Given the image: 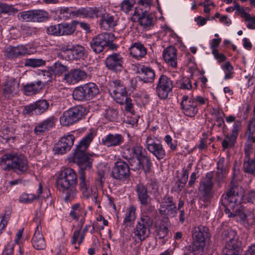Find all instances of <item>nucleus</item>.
I'll return each mask as SVG.
<instances>
[{"label":"nucleus","mask_w":255,"mask_h":255,"mask_svg":"<svg viewBox=\"0 0 255 255\" xmlns=\"http://www.w3.org/2000/svg\"><path fill=\"white\" fill-rule=\"evenodd\" d=\"M58 16L63 20L78 17L82 18V7L75 10L71 7H61L59 10Z\"/></svg>","instance_id":"nucleus-31"},{"label":"nucleus","mask_w":255,"mask_h":255,"mask_svg":"<svg viewBox=\"0 0 255 255\" xmlns=\"http://www.w3.org/2000/svg\"><path fill=\"white\" fill-rule=\"evenodd\" d=\"M224 158L220 159L217 162V171L215 175V180L219 187L224 182L227 174V170L224 166Z\"/></svg>","instance_id":"nucleus-39"},{"label":"nucleus","mask_w":255,"mask_h":255,"mask_svg":"<svg viewBox=\"0 0 255 255\" xmlns=\"http://www.w3.org/2000/svg\"><path fill=\"white\" fill-rule=\"evenodd\" d=\"M206 99L200 96H184L180 103L181 109L186 116L193 117L198 111V107L205 104Z\"/></svg>","instance_id":"nucleus-7"},{"label":"nucleus","mask_w":255,"mask_h":255,"mask_svg":"<svg viewBox=\"0 0 255 255\" xmlns=\"http://www.w3.org/2000/svg\"><path fill=\"white\" fill-rule=\"evenodd\" d=\"M213 176V172H209L200 182L198 191L200 195V199L205 203H207L212 197V191L214 185L212 181Z\"/></svg>","instance_id":"nucleus-13"},{"label":"nucleus","mask_w":255,"mask_h":255,"mask_svg":"<svg viewBox=\"0 0 255 255\" xmlns=\"http://www.w3.org/2000/svg\"><path fill=\"white\" fill-rule=\"evenodd\" d=\"M118 112L114 108H109L105 111L104 117L105 119L109 122H115L118 119Z\"/></svg>","instance_id":"nucleus-47"},{"label":"nucleus","mask_w":255,"mask_h":255,"mask_svg":"<svg viewBox=\"0 0 255 255\" xmlns=\"http://www.w3.org/2000/svg\"><path fill=\"white\" fill-rule=\"evenodd\" d=\"M136 73L139 74V79L144 83H151L155 78L154 71L151 68L144 65L137 67Z\"/></svg>","instance_id":"nucleus-28"},{"label":"nucleus","mask_w":255,"mask_h":255,"mask_svg":"<svg viewBox=\"0 0 255 255\" xmlns=\"http://www.w3.org/2000/svg\"><path fill=\"white\" fill-rule=\"evenodd\" d=\"M208 227L203 225L195 227L192 230L193 242L184 249V255H202L204 248L210 239Z\"/></svg>","instance_id":"nucleus-3"},{"label":"nucleus","mask_w":255,"mask_h":255,"mask_svg":"<svg viewBox=\"0 0 255 255\" xmlns=\"http://www.w3.org/2000/svg\"><path fill=\"white\" fill-rule=\"evenodd\" d=\"M34 22H41L47 20L48 13L46 11L41 9L33 10Z\"/></svg>","instance_id":"nucleus-45"},{"label":"nucleus","mask_w":255,"mask_h":255,"mask_svg":"<svg viewBox=\"0 0 255 255\" xmlns=\"http://www.w3.org/2000/svg\"><path fill=\"white\" fill-rule=\"evenodd\" d=\"M115 101L123 105L125 104V101L128 97H127V92L126 93H116L113 95H112Z\"/></svg>","instance_id":"nucleus-56"},{"label":"nucleus","mask_w":255,"mask_h":255,"mask_svg":"<svg viewBox=\"0 0 255 255\" xmlns=\"http://www.w3.org/2000/svg\"><path fill=\"white\" fill-rule=\"evenodd\" d=\"M255 132V120L253 118L249 122L246 134L248 139L244 149L245 156L243 165L244 171L251 174H254L255 171V158H250V154L253 152V149L252 144L255 142V137L254 136Z\"/></svg>","instance_id":"nucleus-5"},{"label":"nucleus","mask_w":255,"mask_h":255,"mask_svg":"<svg viewBox=\"0 0 255 255\" xmlns=\"http://www.w3.org/2000/svg\"><path fill=\"white\" fill-rule=\"evenodd\" d=\"M4 56L7 59L15 60L29 54L27 48L23 45L12 46L9 45L3 51Z\"/></svg>","instance_id":"nucleus-17"},{"label":"nucleus","mask_w":255,"mask_h":255,"mask_svg":"<svg viewBox=\"0 0 255 255\" xmlns=\"http://www.w3.org/2000/svg\"><path fill=\"white\" fill-rule=\"evenodd\" d=\"M52 72L58 76L62 74L64 72L68 70V67L63 65L61 62H57L54 63L53 66L51 67Z\"/></svg>","instance_id":"nucleus-49"},{"label":"nucleus","mask_w":255,"mask_h":255,"mask_svg":"<svg viewBox=\"0 0 255 255\" xmlns=\"http://www.w3.org/2000/svg\"><path fill=\"white\" fill-rule=\"evenodd\" d=\"M75 137L69 134L62 137L53 147L55 154H63L69 151L74 144Z\"/></svg>","instance_id":"nucleus-18"},{"label":"nucleus","mask_w":255,"mask_h":255,"mask_svg":"<svg viewBox=\"0 0 255 255\" xmlns=\"http://www.w3.org/2000/svg\"><path fill=\"white\" fill-rule=\"evenodd\" d=\"M1 164L5 165L4 170L13 169L20 173L25 172L28 169L26 157L22 154L10 152L3 155L1 157Z\"/></svg>","instance_id":"nucleus-6"},{"label":"nucleus","mask_w":255,"mask_h":255,"mask_svg":"<svg viewBox=\"0 0 255 255\" xmlns=\"http://www.w3.org/2000/svg\"><path fill=\"white\" fill-rule=\"evenodd\" d=\"M73 47V45L66 44L63 45L60 49L61 52L59 54L58 56H62L66 60H67V55H70L69 53H72Z\"/></svg>","instance_id":"nucleus-55"},{"label":"nucleus","mask_w":255,"mask_h":255,"mask_svg":"<svg viewBox=\"0 0 255 255\" xmlns=\"http://www.w3.org/2000/svg\"><path fill=\"white\" fill-rule=\"evenodd\" d=\"M165 62L173 68L177 67V50L175 47L169 46L164 50L162 53Z\"/></svg>","instance_id":"nucleus-29"},{"label":"nucleus","mask_w":255,"mask_h":255,"mask_svg":"<svg viewBox=\"0 0 255 255\" xmlns=\"http://www.w3.org/2000/svg\"><path fill=\"white\" fill-rule=\"evenodd\" d=\"M18 10L12 5H9L3 2H0V14H14L17 12Z\"/></svg>","instance_id":"nucleus-46"},{"label":"nucleus","mask_w":255,"mask_h":255,"mask_svg":"<svg viewBox=\"0 0 255 255\" xmlns=\"http://www.w3.org/2000/svg\"><path fill=\"white\" fill-rule=\"evenodd\" d=\"M107 67L113 71H120L123 68V58L118 53L108 56L106 59Z\"/></svg>","instance_id":"nucleus-23"},{"label":"nucleus","mask_w":255,"mask_h":255,"mask_svg":"<svg viewBox=\"0 0 255 255\" xmlns=\"http://www.w3.org/2000/svg\"><path fill=\"white\" fill-rule=\"evenodd\" d=\"M173 87L172 80L165 75H161L157 80L155 87L156 95L161 100L166 99Z\"/></svg>","instance_id":"nucleus-15"},{"label":"nucleus","mask_w":255,"mask_h":255,"mask_svg":"<svg viewBox=\"0 0 255 255\" xmlns=\"http://www.w3.org/2000/svg\"><path fill=\"white\" fill-rule=\"evenodd\" d=\"M159 213L164 216L174 217L177 214V207L173 197L165 195L162 199L159 209Z\"/></svg>","instance_id":"nucleus-16"},{"label":"nucleus","mask_w":255,"mask_h":255,"mask_svg":"<svg viewBox=\"0 0 255 255\" xmlns=\"http://www.w3.org/2000/svg\"><path fill=\"white\" fill-rule=\"evenodd\" d=\"M153 220L150 217L142 216L133 229L134 237L140 241H144L149 236Z\"/></svg>","instance_id":"nucleus-10"},{"label":"nucleus","mask_w":255,"mask_h":255,"mask_svg":"<svg viewBox=\"0 0 255 255\" xmlns=\"http://www.w3.org/2000/svg\"><path fill=\"white\" fill-rule=\"evenodd\" d=\"M133 15L138 17L139 23L145 28L153 25L152 15L148 14L146 10L143 11L141 8H135Z\"/></svg>","instance_id":"nucleus-24"},{"label":"nucleus","mask_w":255,"mask_h":255,"mask_svg":"<svg viewBox=\"0 0 255 255\" xmlns=\"http://www.w3.org/2000/svg\"><path fill=\"white\" fill-rule=\"evenodd\" d=\"M83 214L85 216L86 212L84 211L80 204L76 203L72 206L69 215L73 219L78 221Z\"/></svg>","instance_id":"nucleus-41"},{"label":"nucleus","mask_w":255,"mask_h":255,"mask_svg":"<svg viewBox=\"0 0 255 255\" xmlns=\"http://www.w3.org/2000/svg\"><path fill=\"white\" fill-rule=\"evenodd\" d=\"M221 41V38H214L212 40L210 45V48L212 50V52L214 50H217V47H218Z\"/></svg>","instance_id":"nucleus-64"},{"label":"nucleus","mask_w":255,"mask_h":255,"mask_svg":"<svg viewBox=\"0 0 255 255\" xmlns=\"http://www.w3.org/2000/svg\"><path fill=\"white\" fill-rule=\"evenodd\" d=\"M86 77L87 73L85 71L80 69H74L65 74L64 80L70 84H73L86 79Z\"/></svg>","instance_id":"nucleus-26"},{"label":"nucleus","mask_w":255,"mask_h":255,"mask_svg":"<svg viewBox=\"0 0 255 255\" xmlns=\"http://www.w3.org/2000/svg\"><path fill=\"white\" fill-rule=\"evenodd\" d=\"M44 86V84L41 81H37L24 85L23 90L26 95H32L39 93Z\"/></svg>","instance_id":"nucleus-38"},{"label":"nucleus","mask_w":255,"mask_h":255,"mask_svg":"<svg viewBox=\"0 0 255 255\" xmlns=\"http://www.w3.org/2000/svg\"><path fill=\"white\" fill-rule=\"evenodd\" d=\"M234 6L233 8L234 10H237L241 13V15L244 17L245 20L248 22L247 26L250 29L255 28V17H251L250 14L245 12L243 8H241L240 4L237 3L235 1H234Z\"/></svg>","instance_id":"nucleus-40"},{"label":"nucleus","mask_w":255,"mask_h":255,"mask_svg":"<svg viewBox=\"0 0 255 255\" xmlns=\"http://www.w3.org/2000/svg\"><path fill=\"white\" fill-rule=\"evenodd\" d=\"M18 15L19 18L27 22H34L33 10L22 11L19 13Z\"/></svg>","instance_id":"nucleus-54"},{"label":"nucleus","mask_w":255,"mask_h":255,"mask_svg":"<svg viewBox=\"0 0 255 255\" xmlns=\"http://www.w3.org/2000/svg\"><path fill=\"white\" fill-rule=\"evenodd\" d=\"M152 165L150 158L145 154L137 161L135 159H132L130 161V166L133 170L142 169L145 174L151 171Z\"/></svg>","instance_id":"nucleus-20"},{"label":"nucleus","mask_w":255,"mask_h":255,"mask_svg":"<svg viewBox=\"0 0 255 255\" xmlns=\"http://www.w3.org/2000/svg\"><path fill=\"white\" fill-rule=\"evenodd\" d=\"M168 233V228L164 225H160L155 230V236L156 239H164Z\"/></svg>","instance_id":"nucleus-50"},{"label":"nucleus","mask_w":255,"mask_h":255,"mask_svg":"<svg viewBox=\"0 0 255 255\" xmlns=\"http://www.w3.org/2000/svg\"><path fill=\"white\" fill-rule=\"evenodd\" d=\"M94 138V134L90 132L84 136L76 146L73 153L72 160L79 167V187L83 196L89 199L92 194L90 181L87 178V172L92 167V159L89 157L86 150Z\"/></svg>","instance_id":"nucleus-1"},{"label":"nucleus","mask_w":255,"mask_h":255,"mask_svg":"<svg viewBox=\"0 0 255 255\" xmlns=\"http://www.w3.org/2000/svg\"><path fill=\"white\" fill-rule=\"evenodd\" d=\"M99 93L98 86L95 83H89L76 88L73 91V97L75 100L87 101L92 99Z\"/></svg>","instance_id":"nucleus-9"},{"label":"nucleus","mask_w":255,"mask_h":255,"mask_svg":"<svg viewBox=\"0 0 255 255\" xmlns=\"http://www.w3.org/2000/svg\"><path fill=\"white\" fill-rule=\"evenodd\" d=\"M146 153V150L141 146L135 145L129 147L123 152V157L128 160L130 164L131 159H135L137 161Z\"/></svg>","instance_id":"nucleus-22"},{"label":"nucleus","mask_w":255,"mask_h":255,"mask_svg":"<svg viewBox=\"0 0 255 255\" xmlns=\"http://www.w3.org/2000/svg\"><path fill=\"white\" fill-rule=\"evenodd\" d=\"M192 87L191 81L188 78H183L180 85V88L185 90L191 89Z\"/></svg>","instance_id":"nucleus-61"},{"label":"nucleus","mask_w":255,"mask_h":255,"mask_svg":"<svg viewBox=\"0 0 255 255\" xmlns=\"http://www.w3.org/2000/svg\"><path fill=\"white\" fill-rule=\"evenodd\" d=\"M222 68L225 73L224 77L225 80H228L233 78V67L229 62H227L222 65Z\"/></svg>","instance_id":"nucleus-52"},{"label":"nucleus","mask_w":255,"mask_h":255,"mask_svg":"<svg viewBox=\"0 0 255 255\" xmlns=\"http://www.w3.org/2000/svg\"><path fill=\"white\" fill-rule=\"evenodd\" d=\"M99 25L104 30H110L117 25V20L114 15L107 12L102 18L100 19Z\"/></svg>","instance_id":"nucleus-37"},{"label":"nucleus","mask_w":255,"mask_h":255,"mask_svg":"<svg viewBox=\"0 0 255 255\" xmlns=\"http://www.w3.org/2000/svg\"><path fill=\"white\" fill-rule=\"evenodd\" d=\"M18 90V84L14 80L7 81L2 89L1 95L4 99H10L16 94Z\"/></svg>","instance_id":"nucleus-32"},{"label":"nucleus","mask_w":255,"mask_h":255,"mask_svg":"<svg viewBox=\"0 0 255 255\" xmlns=\"http://www.w3.org/2000/svg\"><path fill=\"white\" fill-rule=\"evenodd\" d=\"M106 13L105 8L103 6L82 7V18L100 17L102 19Z\"/></svg>","instance_id":"nucleus-25"},{"label":"nucleus","mask_w":255,"mask_h":255,"mask_svg":"<svg viewBox=\"0 0 255 255\" xmlns=\"http://www.w3.org/2000/svg\"><path fill=\"white\" fill-rule=\"evenodd\" d=\"M77 183L76 173L72 168L64 169L58 176L56 179L57 187L64 195L65 201L71 202L76 198Z\"/></svg>","instance_id":"nucleus-2"},{"label":"nucleus","mask_w":255,"mask_h":255,"mask_svg":"<svg viewBox=\"0 0 255 255\" xmlns=\"http://www.w3.org/2000/svg\"><path fill=\"white\" fill-rule=\"evenodd\" d=\"M212 54L219 62L225 61L226 59V57L223 54L219 53L218 50H214Z\"/></svg>","instance_id":"nucleus-63"},{"label":"nucleus","mask_w":255,"mask_h":255,"mask_svg":"<svg viewBox=\"0 0 255 255\" xmlns=\"http://www.w3.org/2000/svg\"><path fill=\"white\" fill-rule=\"evenodd\" d=\"M146 147L147 149L158 160L163 159L165 157L166 151L162 145L160 143L155 142L150 136H148L146 138Z\"/></svg>","instance_id":"nucleus-19"},{"label":"nucleus","mask_w":255,"mask_h":255,"mask_svg":"<svg viewBox=\"0 0 255 255\" xmlns=\"http://www.w3.org/2000/svg\"><path fill=\"white\" fill-rule=\"evenodd\" d=\"M37 199V196L33 194L23 193L19 198L21 203L28 204L32 203L34 200Z\"/></svg>","instance_id":"nucleus-53"},{"label":"nucleus","mask_w":255,"mask_h":255,"mask_svg":"<svg viewBox=\"0 0 255 255\" xmlns=\"http://www.w3.org/2000/svg\"><path fill=\"white\" fill-rule=\"evenodd\" d=\"M14 244L12 242H9L5 247L2 255H12Z\"/></svg>","instance_id":"nucleus-60"},{"label":"nucleus","mask_w":255,"mask_h":255,"mask_svg":"<svg viewBox=\"0 0 255 255\" xmlns=\"http://www.w3.org/2000/svg\"><path fill=\"white\" fill-rule=\"evenodd\" d=\"M81 230H76L74 231L71 239V243L72 245H75L77 243L78 246H80L82 243H80L81 240Z\"/></svg>","instance_id":"nucleus-58"},{"label":"nucleus","mask_w":255,"mask_h":255,"mask_svg":"<svg viewBox=\"0 0 255 255\" xmlns=\"http://www.w3.org/2000/svg\"><path fill=\"white\" fill-rule=\"evenodd\" d=\"M241 126V123L239 121H236L234 125L233 128L232 129V134L231 135L230 139L232 140H235L238 135L239 130Z\"/></svg>","instance_id":"nucleus-57"},{"label":"nucleus","mask_w":255,"mask_h":255,"mask_svg":"<svg viewBox=\"0 0 255 255\" xmlns=\"http://www.w3.org/2000/svg\"><path fill=\"white\" fill-rule=\"evenodd\" d=\"M45 63V61L42 59L29 58L25 60L24 66L35 68L44 66Z\"/></svg>","instance_id":"nucleus-48"},{"label":"nucleus","mask_w":255,"mask_h":255,"mask_svg":"<svg viewBox=\"0 0 255 255\" xmlns=\"http://www.w3.org/2000/svg\"><path fill=\"white\" fill-rule=\"evenodd\" d=\"M49 107L48 102L45 100H39L33 104L25 106L24 108L25 114L40 115L45 112Z\"/></svg>","instance_id":"nucleus-21"},{"label":"nucleus","mask_w":255,"mask_h":255,"mask_svg":"<svg viewBox=\"0 0 255 255\" xmlns=\"http://www.w3.org/2000/svg\"><path fill=\"white\" fill-rule=\"evenodd\" d=\"M58 27H59L60 36L71 35L75 30V27L72 23H60Z\"/></svg>","instance_id":"nucleus-43"},{"label":"nucleus","mask_w":255,"mask_h":255,"mask_svg":"<svg viewBox=\"0 0 255 255\" xmlns=\"http://www.w3.org/2000/svg\"><path fill=\"white\" fill-rule=\"evenodd\" d=\"M109 92L111 95L118 93H127L125 87L118 80L113 81L110 83Z\"/></svg>","instance_id":"nucleus-42"},{"label":"nucleus","mask_w":255,"mask_h":255,"mask_svg":"<svg viewBox=\"0 0 255 255\" xmlns=\"http://www.w3.org/2000/svg\"><path fill=\"white\" fill-rule=\"evenodd\" d=\"M112 33L104 32L94 36L90 42L91 48L96 54L103 52L107 45L115 39Z\"/></svg>","instance_id":"nucleus-11"},{"label":"nucleus","mask_w":255,"mask_h":255,"mask_svg":"<svg viewBox=\"0 0 255 255\" xmlns=\"http://www.w3.org/2000/svg\"><path fill=\"white\" fill-rule=\"evenodd\" d=\"M31 243L33 248L37 250H44L46 247L44 238L41 233L40 227L39 225L36 228Z\"/></svg>","instance_id":"nucleus-33"},{"label":"nucleus","mask_w":255,"mask_h":255,"mask_svg":"<svg viewBox=\"0 0 255 255\" xmlns=\"http://www.w3.org/2000/svg\"><path fill=\"white\" fill-rule=\"evenodd\" d=\"M223 237L227 243L222 255H240L242 243L238 240L236 231L228 229L223 233Z\"/></svg>","instance_id":"nucleus-8"},{"label":"nucleus","mask_w":255,"mask_h":255,"mask_svg":"<svg viewBox=\"0 0 255 255\" xmlns=\"http://www.w3.org/2000/svg\"><path fill=\"white\" fill-rule=\"evenodd\" d=\"M135 3V0H123L120 4L121 9L126 13H128L132 9Z\"/></svg>","instance_id":"nucleus-51"},{"label":"nucleus","mask_w":255,"mask_h":255,"mask_svg":"<svg viewBox=\"0 0 255 255\" xmlns=\"http://www.w3.org/2000/svg\"><path fill=\"white\" fill-rule=\"evenodd\" d=\"M135 219V208L133 206H131L126 214L123 224L126 227H127L130 225V224L134 221Z\"/></svg>","instance_id":"nucleus-44"},{"label":"nucleus","mask_w":255,"mask_h":255,"mask_svg":"<svg viewBox=\"0 0 255 255\" xmlns=\"http://www.w3.org/2000/svg\"><path fill=\"white\" fill-rule=\"evenodd\" d=\"M88 53V51L83 46L79 44L73 45L72 53L67 55V60L84 59L87 57Z\"/></svg>","instance_id":"nucleus-34"},{"label":"nucleus","mask_w":255,"mask_h":255,"mask_svg":"<svg viewBox=\"0 0 255 255\" xmlns=\"http://www.w3.org/2000/svg\"><path fill=\"white\" fill-rule=\"evenodd\" d=\"M129 54L134 58L139 60L146 54V48L143 44L139 42L132 44L129 48Z\"/></svg>","instance_id":"nucleus-36"},{"label":"nucleus","mask_w":255,"mask_h":255,"mask_svg":"<svg viewBox=\"0 0 255 255\" xmlns=\"http://www.w3.org/2000/svg\"><path fill=\"white\" fill-rule=\"evenodd\" d=\"M57 119L52 116L43 121L41 123L36 126L34 132L36 135H42L46 131L49 130L55 126Z\"/></svg>","instance_id":"nucleus-30"},{"label":"nucleus","mask_w":255,"mask_h":255,"mask_svg":"<svg viewBox=\"0 0 255 255\" xmlns=\"http://www.w3.org/2000/svg\"><path fill=\"white\" fill-rule=\"evenodd\" d=\"M135 191L140 203L142 206H146L150 199V196L148 194L147 187L143 184L139 183L136 185Z\"/></svg>","instance_id":"nucleus-35"},{"label":"nucleus","mask_w":255,"mask_h":255,"mask_svg":"<svg viewBox=\"0 0 255 255\" xmlns=\"http://www.w3.org/2000/svg\"><path fill=\"white\" fill-rule=\"evenodd\" d=\"M229 190L222 196V203L226 207V213L228 211L232 210L230 217L239 215L243 211V206L241 205L243 197V189L239 186L233 184Z\"/></svg>","instance_id":"nucleus-4"},{"label":"nucleus","mask_w":255,"mask_h":255,"mask_svg":"<svg viewBox=\"0 0 255 255\" xmlns=\"http://www.w3.org/2000/svg\"><path fill=\"white\" fill-rule=\"evenodd\" d=\"M83 115L82 107H74L64 112L60 118V122L63 126H68L81 119Z\"/></svg>","instance_id":"nucleus-14"},{"label":"nucleus","mask_w":255,"mask_h":255,"mask_svg":"<svg viewBox=\"0 0 255 255\" xmlns=\"http://www.w3.org/2000/svg\"><path fill=\"white\" fill-rule=\"evenodd\" d=\"M59 26V24L54 25H50L47 27L46 28L47 33L55 36H60Z\"/></svg>","instance_id":"nucleus-59"},{"label":"nucleus","mask_w":255,"mask_h":255,"mask_svg":"<svg viewBox=\"0 0 255 255\" xmlns=\"http://www.w3.org/2000/svg\"><path fill=\"white\" fill-rule=\"evenodd\" d=\"M230 137L231 135H227L223 140L222 145L224 149L227 148L229 145H230V146H233L235 140H232Z\"/></svg>","instance_id":"nucleus-62"},{"label":"nucleus","mask_w":255,"mask_h":255,"mask_svg":"<svg viewBox=\"0 0 255 255\" xmlns=\"http://www.w3.org/2000/svg\"><path fill=\"white\" fill-rule=\"evenodd\" d=\"M130 175L129 166L126 161L119 159L115 162L111 173L113 178L124 182L129 179Z\"/></svg>","instance_id":"nucleus-12"},{"label":"nucleus","mask_w":255,"mask_h":255,"mask_svg":"<svg viewBox=\"0 0 255 255\" xmlns=\"http://www.w3.org/2000/svg\"><path fill=\"white\" fill-rule=\"evenodd\" d=\"M124 141V138L123 135L118 133H109L101 140L102 144L108 147L119 146Z\"/></svg>","instance_id":"nucleus-27"}]
</instances>
